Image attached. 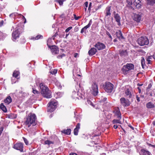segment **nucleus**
I'll return each instance as SVG.
<instances>
[{
  "instance_id": "nucleus-8",
  "label": "nucleus",
  "mask_w": 155,
  "mask_h": 155,
  "mask_svg": "<svg viewBox=\"0 0 155 155\" xmlns=\"http://www.w3.org/2000/svg\"><path fill=\"white\" fill-rule=\"evenodd\" d=\"M91 91L94 96H96L97 95L98 92V86L95 83L92 84Z\"/></svg>"
},
{
  "instance_id": "nucleus-26",
  "label": "nucleus",
  "mask_w": 155,
  "mask_h": 155,
  "mask_svg": "<svg viewBox=\"0 0 155 155\" xmlns=\"http://www.w3.org/2000/svg\"><path fill=\"white\" fill-rule=\"evenodd\" d=\"M120 118L118 119H114L113 120V123L114 124H122V122L120 120L121 119V117H119Z\"/></svg>"
},
{
  "instance_id": "nucleus-36",
  "label": "nucleus",
  "mask_w": 155,
  "mask_h": 155,
  "mask_svg": "<svg viewBox=\"0 0 155 155\" xmlns=\"http://www.w3.org/2000/svg\"><path fill=\"white\" fill-rule=\"evenodd\" d=\"M17 13H13L9 15L10 17L13 18H15V17L17 15Z\"/></svg>"
},
{
  "instance_id": "nucleus-53",
  "label": "nucleus",
  "mask_w": 155,
  "mask_h": 155,
  "mask_svg": "<svg viewBox=\"0 0 155 155\" xmlns=\"http://www.w3.org/2000/svg\"><path fill=\"white\" fill-rule=\"evenodd\" d=\"M28 116H36L35 115V114H32V113H30L28 115Z\"/></svg>"
},
{
  "instance_id": "nucleus-6",
  "label": "nucleus",
  "mask_w": 155,
  "mask_h": 155,
  "mask_svg": "<svg viewBox=\"0 0 155 155\" xmlns=\"http://www.w3.org/2000/svg\"><path fill=\"white\" fill-rule=\"evenodd\" d=\"M113 86V85L109 82H106L105 85H103L104 90L107 93L111 92Z\"/></svg>"
},
{
  "instance_id": "nucleus-18",
  "label": "nucleus",
  "mask_w": 155,
  "mask_h": 155,
  "mask_svg": "<svg viewBox=\"0 0 155 155\" xmlns=\"http://www.w3.org/2000/svg\"><path fill=\"white\" fill-rule=\"evenodd\" d=\"M119 54L121 57H124L127 55V53L126 50H120L119 51Z\"/></svg>"
},
{
  "instance_id": "nucleus-56",
  "label": "nucleus",
  "mask_w": 155,
  "mask_h": 155,
  "mask_svg": "<svg viewBox=\"0 0 155 155\" xmlns=\"http://www.w3.org/2000/svg\"><path fill=\"white\" fill-rule=\"evenodd\" d=\"M148 145L149 146H151L152 147H155V145L151 144L150 143H148Z\"/></svg>"
},
{
  "instance_id": "nucleus-12",
  "label": "nucleus",
  "mask_w": 155,
  "mask_h": 155,
  "mask_svg": "<svg viewBox=\"0 0 155 155\" xmlns=\"http://www.w3.org/2000/svg\"><path fill=\"white\" fill-rule=\"evenodd\" d=\"M94 47L97 48L98 50H102L105 48L106 46L104 44L98 42L95 45Z\"/></svg>"
},
{
  "instance_id": "nucleus-41",
  "label": "nucleus",
  "mask_w": 155,
  "mask_h": 155,
  "mask_svg": "<svg viewBox=\"0 0 155 155\" xmlns=\"http://www.w3.org/2000/svg\"><path fill=\"white\" fill-rule=\"evenodd\" d=\"M57 70L54 69L53 71H51L50 72V73L52 74H55L57 73Z\"/></svg>"
},
{
  "instance_id": "nucleus-34",
  "label": "nucleus",
  "mask_w": 155,
  "mask_h": 155,
  "mask_svg": "<svg viewBox=\"0 0 155 155\" xmlns=\"http://www.w3.org/2000/svg\"><path fill=\"white\" fill-rule=\"evenodd\" d=\"M54 143L53 141H50L49 140H47L45 141L44 144H47L49 146L51 144H53Z\"/></svg>"
},
{
  "instance_id": "nucleus-16",
  "label": "nucleus",
  "mask_w": 155,
  "mask_h": 155,
  "mask_svg": "<svg viewBox=\"0 0 155 155\" xmlns=\"http://www.w3.org/2000/svg\"><path fill=\"white\" fill-rule=\"evenodd\" d=\"M92 20L91 19L89 22V23H88V25H86V26H85V27H84V28H83L81 30V33H83L86 30V29L89 28L90 26L92 24Z\"/></svg>"
},
{
  "instance_id": "nucleus-4",
  "label": "nucleus",
  "mask_w": 155,
  "mask_h": 155,
  "mask_svg": "<svg viewBox=\"0 0 155 155\" xmlns=\"http://www.w3.org/2000/svg\"><path fill=\"white\" fill-rule=\"evenodd\" d=\"M36 117H28L25 122V124L28 126V127L32 124L33 126H34L36 125Z\"/></svg>"
},
{
  "instance_id": "nucleus-33",
  "label": "nucleus",
  "mask_w": 155,
  "mask_h": 155,
  "mask_svg": "<svg viewBox=\"0 0 155 155\" xmlns=\"http://www.w3.org/2000/svg\"><path fill=\"white\" fill-rule=\"evenodd\" d=\"M147 4L153 5L155 3V0H147Z\"/></svg>"
},
{
  "instance_id": "nucleus-47",
  "label": "nucleus",
  "mask_w": 155,
  "mask_h": 155,
  "mask_svg": "<svg viewBox=\"0 0 155 155\" xmlns=\"http://www.w3.org/2000/svg\"><path fill=\"white\" fill-rule=\"evenodd\" d=\"M100 135L99 133L97 134H93L92 135V139H93V137H94Z\"/></svg>"
},
{
  "instance_id": "nucleus-45",
  "label": "nucleus",
  "mask_w": 155,
  "mask_h": 155,
  "mask_svg": "<svg viewBox=\"0 0 155 155\" xmlns=\"http://www.w3.org/2000/svg\"><path fill=\"white\" fill-rule=\"evenodd\" d=\"M63 93L61 92H58L57 93V95L60 97H61L63 95Z\"/></svg>"
},
{
  "instance_id": "nucleus-32",
  "label": "nucleus",
  "mask_w": 155,
  "mask_h": 155,
  "mask_svg": "<svg viewBox=\"0 0 155 155\" xmlns=\"http://www.w3.org/2000/svg\"><path fill=\"white\" fill-rule=\"evenodd\" d=\"M141 62L142 67L143 68H144L145 65V59L143 57H142V59L141 60Z\"/></svg>"
},
{
  "instance_id": "nucleus-19",
  "label": "nucleus",
  "mask_w": 155,
  "mask_h": 155,
  "mask_svg": "<svg viewBox=\"0 0 155 155\" xmlns=\"http://www.w3.org/2000/svg\"><path fill=\"white\" fill-rule=\"evenodd\" d=\"M116 35L117 37L120 40L124 39V38L122 35V34L120 30L118 31L116 33Z\"/></svg>"
},
{
  "instance_id": "nucleus-42",
  "label": "nucleus",
  "mask_w": 155,
  "mask_h": 155,
  "mask_svg": "<svg viewBox=\"0 0 155 155\" xmlns=\"http://www.w3.org/2000/svg\"><path fill=\"white\" fill-rule=\"evenodd\" d=\"M74 17L75 20H78L81 17V16L77 17L75 14H74Z\"/></svg>"
},
{
  "instance_id": "nucleus-9",
  "label": "nucleus",
  "mask_w": 155,
  "mask_h": 155,
  "mask_svg": "<svg viewBox=\"0 0 155 155\" xmlns=\"http://www.w3.org/2000/svg\"><path fill=\"white\" fill-rule=\"evenodd\" d=\"M13 148L15 149L19 150L20 152L23 151V145L21 143H17L15 144L13 146Z\"/></svg>"
},
{
  "instance_id": "nucleus-14",
  "label": "nucleus",
  "mask_w": 155,
  "mask_h": 155,
  "mask_svg": "<svg viewBox=\"0 0 155 155\" xmlns=\"http://www.w3.org/2000/svg\"><path fill=\"white\" fill-rule=\"evenodd\" d=\"M125 94L126 96L128 98H131L132 97L131 89H126L125 91Z\"/></svg>"
},
{
  "instance_id": "nucleus-43",
  "label": "nucleus",
  "mask_w": 155,
  "mask_h": 155,
  "mask_svg": "<svg viewBox=\"0 0 155 155\" xmlns=\"http://www.w3.org/2000/svg\"><path fill=\"white\" fill-rule=\"evenodd\" d=\"M72 28V27L70 26L67 28L65 30V32L67 33Z\"/></svg>"
},
{
  "instance_id": "nucleus-58",
  "label": "nucleus",
  "mask_w": 155,
  "mask_h": 155,
  "mask_svg": "<svg viewBox=\"0 0 155 155\" xmlns=\"http://www.w3.org/2000/svg\"><path fill=\"white\" fill-rule=\"evenodd\" d=\"M128 126H129V127H130V128L132 130H134V127H132L131 125H128Z\"/></svg>"
},
{
  "instance_id": "nucleus-46",
  "label": "nucleus",
  "mask_w": 155,
  "mask_h": 155,
  "mask_svg": "<svg viewBox=\"0 0 155 155\" xmlns=\"http://www.w3.org/2000/svg\"><path fill=\"white\" fill-rule=\"evenodd\" d=\"M73 94L74 95V98H75L76 97L78 98L77 97H76V96L77 95V94L76 91H74V92H73Z\"/></svg>"
},
{
  "instance_id": "nucleus-38",
  "label": "nucleus",
  "mask_w": 155,
  "mask_h": 155,
  "mask_svg": "<svg viewBox=\"0 0 155 155\" xmlns=\"http://www.w3.org/2000/svg\"><path fill=\"white\" fill-rule=\"evenodd\" d=\"M38 36V35H37L35 37L32 36L31 37L30 39L33 40H38L39 39Z\"/></svg>"
},
{
  "instance_id": "nucleus-54",
  "label": "nucleus",
  "mask_w": 155,
  "mask_h": 155,
  "mask_svg": "<svg viewBox=\"0 0 155 155\" xmlns=\"http://www.w3.org/2000/svg\"><path fill=\"white\" fill-rule=\"evenodd\" d=\"M33 92L34 94H36L38 93V91L36 90L33 89Z\"/></svg>"
},
{
  "instance_id": "nucleus-20",
  "label": "nucleus",
  "mask_w": 155,
  "mask_h": 155,
  "mask_svg": "<svg viewBox=\"0 0 155 155\" xmlns=\"http://www.w3.org/2000/svg\"><path fill=\"white\" fill-rule=\"evenodd\" d=\"M134 4L138 8H140L141 6V2L140 0H134Z\"/></svg>"
},
{
  "instance_id": "nucleus-28",
  "label": "nucleus",
  "mask_w": 155,
  "mask_h": 155,
  "mask_svg": "<svg viewBox=\"0 0 155 155\" xmlns=\"http://www.w3.org/2000/svg\"><path fill=\"white\" fill-rule=\"evenodd\" d=\"M19 74L20 72L19 71H15L13 73V77L17 79H18L19 78H18V77L19 75Z\"/></svg>"
},
{
  "instance_id": "nucleus-37",
  "label": "nucleus",
  "mask_w": 155,
  "mask_h": 155,
  "mask_svg": "<svg viewBox=\"0 0 155 155\" xmlns=\"http://www.w3.org/2000/svg\"><path fill=\"white\" fill-rule=\"evenodd\" d=\"M65 0H56V1L59 3L60 5H62L63 4V2Z\"/></svg>"
},
{
  "instance_id": "nucleus-51",
  "label": "nucleus",
  "mask_w": 155,
  "mask_h": 155,
  "mask_svg": "<svg viewBox=\"0 0 155 155\" xmlns=\"http://www.w3.org/2000/svg\"><path fill=\"white\" fill-rule=\"evenodd\" d=\"M58 35V34L57 32H56L55 34L52 36V38L54 40L55 39V38L56 36L57 35Z\"/></svg>"
},
{
  "instance_id": "nucleus-24",
  "label": "nucleus",
  "mask_w": 155,
  "mask_h": 155,
  "mask_svg": "<svg viewBox=\"0 0 155 155\" xmlns=\"http://www.w3.org/2000/svg\"><path fill=\"white\" fill-rule=\"evenodd\" d=\"M140 155H150V153L147 151H146L144 149H141L140 153Z\"/></svg>"
},
{
  "instance_id": "nucleus-11",
  "label": "nucleus",
  "mask_w": 155,
  "mask_h": 155,
  "mask_svg": "<svg viewBox=\"0 0 155 155\" xmlns=\"http://www.w3.org/2000/svg\"><path fill=\"white\" fill-rule=\"evenodd\" d=\"M120 103L124 107H127L130 105V103L128 99H126L124 97H122L120 99Z\"/></svg>"
},
{
  "instance_id": "nucleus-64",
  "label": "nucleus",
  "mask_w": 155,
  "mask_h": 155,
  "mask_svg": "<svg viewBox=\"0 0 155 155\" xmlns=\"http://www.w3.org/2000/svg\"><path fill=\"white\" fill-rule=\"evenodd\" d=\"M78 55V53H75L74 54V57L75 58H76L77 57Z\"/></svg>"
},
{
  "instance_id": "nucleus-29",
  "label": "nucleus",
  "mask_w": 155,
  "mask_h": 155,
  "mask_svg": "<svg viewBox=\"0 0 155 155\" xmlns=\"http://www.w3.org/2000/svg\"><path fill=\"white\" fill-rule=\"evenodd\" d=\"M153 57H152L151 55L146 57V59L147 61V63L148 64H151V62L153 59Z\"/></svg>"
},
{
  "instance_id": "nucleus-7",
  "label": "nucleus",
  "mask_w": 155,
  "mask_h": 155,
  "mask_svg": "<svg viewBox=\"0 0 155 155\" xmlns=\"http://www.w3.org/2000/svg\"><path fill=\"white\" fill-rule=\"evenodd\" d=\"M142 14L140 12L134 13L133 19L137 22H139L141 20Z\"/></svg>"
},
{
  "instance_id": "nucleus-39",
  "label": "nucleus",
  "mask_w": 155,
  "mask_h": 155,
  "mask_svg": "<svg viewBox=\"0 0 155 155\" xmlns=\"http://www.w3.org/2000/svg\"><path fill=\"white\" fill-rule=\"evenodd\" d=\"M15 77H12L11 78V80H12V84H14L15 83L16 80L15 79Z\"/></svg>"
},
{
  "instance_id": "nucleus-2",
  "label": "nucleus",
  "mask_w": 155,
  "mask_h": 155,
  "mask_svg": "<svg viewBox=\"0 0 155 155\" xmlns=\"http://www.w3.org/2000/svg\"><path fill=\"white\" fill-rule=\"evenodd\" d=\"M58 104L56 100L51 99L48 104L47 111L51 113L54 111L56 108Z\"/></svg>"
},
{
  "instance_id": "nucleus-17",
  "label": "nucleus",
  "mask_w": 155,
  "mask_h": 155,
  "mask_svg": "<svg viewBox=\"0 0 155 155\" xmlns=\"http://www.w3.org/2000/svg\"><path fill=\"white\" fill-rule=\"evenodd\" d=\"M97 52V49L94 48H92L89 50L88 53L89 56H91L95 54Z\"/></svg>"
},
{
  "instance_id": "nucleus-48",
  "label": "nucleus",
  "mask_w": 155,
  "mask_h": 155,
  "mask_svg": "<svg viewBox=\"0 0 155 155\" xmlns=\"http://www.w3.org/2000/svg\"><path fill=\"white\" fill-rule=\"evenodd\" d=\"M58 35V34L57 32H56L55 34L52 36V38L54 40L55 39V38L56 36L57 35Z\"/></svg>"
},
{
  "instance_id": "nucleus-13",
  "label": "nucleus",
  "mask_w": 155,
  "mask_h": 155,
  "mask_svg": "<svg viewBox=\"0 0 155 155\" xmlns=\"http://www.w3.org/2000/svg\"><path fill=\"white\" fill-rule=\"evenodd\" d=\"M51 50V51L53 54H57L59 52V49L55 45H52L51 46H48Z\"/></svg>"
},
{
  "instance_id": "nucleus-52",
  "label": "nucleus",
  "mask_w": 155,
  "mask_h": 155,
  "mask_svg": "<svg viewBox=\"0 0 155 155\" xmlns=\"http://www.w3.org/2000/svg\"><path fill=\"white\" fill-rule=\"evenodd\" d=\"M107 98L106 97H104L101 100V101L103 102H104L106 101Z\"/></svg>"
},
{
  "instance_id": "nucleus-15",
  "label": "nucleus",
  "mask_w": 155,
  "mask_h": 155,
  "mask_svg": "<svg viewBox=\"0 0 155 155\" xmlns=\"http://www.w3.org/2000/svg\"><path fill=\"white\" fill-rule=\"evenodd\" d=\"M115 12H113L114 14V18L115 19L116 21L118 23V25H120V17L118 14H115Z\"/></svg>"
},
{
  "instance_id": "nucleus-30",
  "label": "nucleus",
  "mask_w": 155,
  "mask_h": 155,
  "mask_svg": "<svg viewBox=\"0 0 155 155\" xmlns=\"http://www.w3.org/2000/svg\"><path fill=\"white\" fill-rule=\"evenodd\" d=\"M114 115L116 116H120L121 115L120 111L118 108L115 109L114 111Z\"/></svg>"
},
{
  "instance_id": "nucleus-60",
  "label": "nucleus",
  "mask_w": 155,
  "mask_h": 155,
  "mask_svg": "<svg viewBox=\"0 0 155 155\" xmlns=\"http://www.w3.org/2000/svg\"><path fill=\"white\" fill-rule=\"evenodd\" d=\"M137 89H138L139 92L140 93L141 91L140 88V87H137Z\"/></svg>"
},
{
  "instance_id": "nucleus-62",
  "label": "nucleus",
  "mask_w": 155,
  "mask_h": 155,
  "mask_svg": "<svg viewBox=\"0 0 155 155\" xmlns=\"http://www.w3.org/2000/svg\"><path fill=\"white\" fill-rule=\"evenodd\" d=\"M85 5L86 8H87V7L88 5V2H86L85 3Z\"/></svg>"
},
{
  "instance_id": "nucleus-10",
  "label": "nucleus",
  "mask_w": 155,
  "mask_h": 155,
  "mask_svg": "<svg viewBox=\"0 0 155 155\" xmlns=\"http://www.w3.org/2000/svg\"><path fill=\"white\" fill-rule=\"evenodd\" d=\"M20 34V31L18 28L16 29L13 31L12 34V39L14 41H16L19 37Z\"/></svg>"
},
{
  "instance_id": "nucleus-59",
  "label": "nucleus",
  "mask_w": 155,
  "mask_h": 155,
  "mask_svg": "<svg viewBox=\"0 0 155 155\" xmlns=\"http://www.w3.org/2000/svg\"><path fill=\"white\" fill-rule=\"evenodd\" d=\"M69 155H78L77 154L75 153H71Z\"/></svg>"
},
{
  "instance_id": "nucleus-3",
  "label": "nucleus",
  "mask_w": 155,
  "mask_h": 155,
  "mask_svg": "<svg viewBox=\"0 0 155 155\" xmlns=\"http://www.w3.org/2000/svg\"><path fill=\"white\" fill-rule=\"evenodd\" d=\"M137 41L138 44L141 46L147 45L149 43V41L148 38L146 37L142 36L139 38Z\"/></svg>"
},
{
  "instance_id": "nucleus-1",
  "label": "nucleus",
  "mask_w": 155,
  "mask_h": 155,
  "mask_svg": "<svg viewBox=\"0 0 155 155\" xmlns=\"http://www.w3.org/2000/svg\"><path fill=\"white\" fill-rule=\"evenodd\" d=\"M39 87L41 90V93L44 97L47 98L51 97V92L49 90L47 86L44 84L41 83L39 84Z\"/></svg>"
},
{
  "instance_id": "nucleus-21",
  "label": "nucleus",
  "mask_w": 155,
  "mask_h": 155,
  "mask_svg": "<svg viewBox=\"0 0 155 155\" xmlns=\"http://www.w3.org/2000/svg\"><path fill=\"white\" fill-rule=\"evenodd\" d=\"M80 124L79 123H78L77 124L74 130V133L75 135H78V130L80 128Z\"/></svg>"
},
{
  "instance_id": "nucleus-57",
  "label": "nucleus",
  "mask_w": 155,
  "mask_h": 155,
  "mask_svg": "<svg viewBox=\"0 0 155 155\" xmlns=\"http://www.w3.org/2000/svg\"><path fill=\"white\" fill-rule=\"evenodd\" d=\"M118 127V125L116 124L114 125V129H116Z\"/></svg>"
},
{
  "instance_id": "nucleus-55",
  "label": "nucleus",
  "mask_w": 155,
  "mask_h": 155,
  "mask_svg": "<svg viewBox=\"0 0 155 155\" xmlns=\"http://www.w3.org/2000/svg\"><path fill=\"white\" fill-rule=\"evenodd\" d=\"M136 99H137V101L138 102H140V97H138V95H136Z\"/></svg>"
},
{
  "instance_id": "nucleus-49",
  "label": "nucleus",
  "mask_w": 155,
  "mask_h": 155,
  "mask_svg": "<svg viewBox=\"0 0 155 155\" xmlns=\"http://www.w3.org/2000/svg\"><path fill=\"white\" fill-rule=\"evenodd\" d=\"M58 35V34L57 32H56L55 34L52 36V38L54 40L55 39V38L56 36L57 35Z\"/></svg>"
},
{
  "instance_id": "nucleus-61",
  "label": "nucleus",
  "mask_w": 155,
  "mask_h": 155,
  "mask_svg": "<svg viewBox=\"0 0 155 155\" xmlns=\"http://www.w3.org/2000/svg\"><path fill=\"white\" fill-rule=\"evenodd\" d=\"M57 58H62V55H59L57 56Z\"/></svg>"
},
{
  "instance_id": "nucleus-25",
  "label": "nucleus",
  "mask_w": 155,
  "mask_h": 155,
  "mask_svg": "<svg viewBox=\"0 0 155 155\" xmlns=\"http://www.w3.org/2000/svg\"><path fill=\"white\" fill-rule=\"evenodd\" d=\"M71 129H64L63 130H61V132L62 133L67 135H70L71 133Z\"/></svg>"
},
{
  "instance_id": "nucleus-5",
  "label": "nucleus",
  "mask_w": 155,
  "mask_h": 155,
  "mask_svg": "<svg viewBox=\"0 0 155 155\" xmlns=\"http://www.w3.org/2000/svg\"><path fill=\"white\" fill-rule=\"evenodd\" d=\"M134 67V65L132 64L127 63L126 65L123 66L122 69V70L124 73L127 74L129 71L133 69Z\"/></svg>"
},
{
  "instance_id": "nucleus-27",
  "label": "nucleus",
  "mask_w": 155,
  "mask_h": 155,
  "mask_svg": "<svg viewBox=\"0 0 155 155\" xmlns=\"http://www.w3.org/2000/svg\"><path fill=\"white\" fill-rule=\"evenodd\" d=\"M146 106L147 108H154L155 105L152 102H150L147 104Z\"/></svg>"
},
{
  "instance_id": "nucleus-22",
  "label": "nucleus",
  "mask_w": 155,
  "mask_h": 155,
  "mask_svg": "<svg viewBox=\"0 0 155 155\" xmlns=\"http://www.w3.org/2000/svg\"><path fill=\"white\" fill-rule=\"evenodd\" d=\"M12 101V99L10 96H8L4 100V102L7 104H9Z\"/></svg>"
},
{
  "instance_id": "nucleus-63",
  "label": "nucleus",
  "mask_w": 155,
  "mask_h": 155,
  "mask_svg": "<svg viewBox=\"0 0 155 155\" xmlns=\"http://www.w3.org/2000/svg\"><path fill=\"white\" fill-rule=\"evenodd\" d=\"M3 21H2L1 22H0V27L3 24Z\"/></svg>"
},
{
  "instance_id": "nucleus-50",
  "label": "nucleus",
  "mask_w": 155,
  "mask_h": 155,
  "mask_svg": "<svg viewBox=\"0 0 155 155\" xmlns=\"http://www.w3.org/2000/svg\"><path fill=\"white\" fill-rule=\"evenodd\" d=\"M58 35V34L57 32H56L55 34L52 36V38L54 40L55 39V38L56 36L57 35Z\"/></svg>"
},
{
  "instance_id": "nucleus-35",
  "label": "nucleus",
  "mask_w": 155,
  "mask_h": 155,
  "mask_svg": "<svg viewBox=\"0 0 155 155\" xmlns=\"http://www.w3.org/2000/svg\"><path fill=\"white\" fill-rule=\"evenodd\" d=\"M127 3V6H130L132 4V0H126Z\"/></svg>"
},
{
  "instance_id": "nucleus-23",
  "label": "nucleus",
  "mask_w": 155,
  "mask_h": 155,
  "mask_svg": "<svg viewBox=\"0 0 155 155\" xmlns=\"http://www.w3.org/2000/svg\"><path fill=\"white\" fill-rule=\"evenodd\" d=\"M110 9L111 8L110 6H108L105 9V14L106 16H110Z\"/></svg>"
},
{
  "instance_id": "nucleus-31",
  "label": "nucleus",
  "mask_w": 155,
  "mask_h": 155,
  "mask_svg": "<svg viewBox=\"0 0 155 155\" xmlns=\"http://www.w3.org/2000/svg\"><path fill=\"white\" fill-rule=\"evenodd\" d=\"M0 108L5 112H6L7 111V109L5 106H4L3 103H1L0 106Z\"/></svg>"
},
{
  "instance_id": "nucleus-40",
  "label": "nucleus",
  "mask_w": 155,
  "mask_h": 155,
  "mask_svg": "<svg viewBox=\"0 0 155 155\" xmlns=\"http://www.w3.org/2000/svg\"><path fill=\"white\" fill-rule=\"evenodd\" d=\"M23 139L26 144V145H28L29 144V143L27 140L24 137H23Z\"/></svg>"
},
{
  "instance_id": "nucleus-44",
  "label": "nucleus",
  "mask_w": 155,
  "mask_h": 155,
  "mask_svg": "<svg viewBox=\"0 0 155 155\" xmlns=\"http://www.w3.org/2000/svg\"><path fill=\"white\" fill-rule=\"evenodd\" d=\"M106 34L109 36V37L111 39V40L112 39V37L109 32L107 31L106 32Z\"/></svg>"
}]
</instances>
